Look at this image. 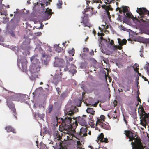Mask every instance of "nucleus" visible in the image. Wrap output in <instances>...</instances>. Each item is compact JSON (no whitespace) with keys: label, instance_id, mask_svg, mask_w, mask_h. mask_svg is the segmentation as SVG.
Listing matches in <instances>:
<instances>
[{"label":"nucleus","instance_id":"nucleus-25","mask_svg":"<svg viewBox=\"0 0 149 149\" xmlns=\"http://www.w3.org/2000/svg\"><path fill=\"white\" fill-rule=\"evenodd\" d=\"M101 125L100 126L103 129H106L107 130H109L110 129L109 126L106 125L105 124L103 123H101Z\"/></svg>","mask_w":149,"mask_h":149},{"label":"nucleus","instance_id":"nucleus-36","mask_svg":"<svg viewBox=\"0 0 149 149\" xmlns=\"http://www.w3.org/2000/svg\"><path fill=\"white\" fill-rule=\"evenodd\" d=\"M105 25H101V26L102 27L103 29H108L109 28V26L107 25H106V23H105Z\"/></svg>","mask_w":149,"mask_h":149},{"label":"nucleus","instance_id":"nucleus-17","mask_svg":"<svg viewBox=\"0 0 149 149\" xmlns=\"http://www.w3.org/2000/svg\"><path fill=\"white\" fill-rule=\"evenodd\" d=\"M43 134L44 136H44H46V135H48L49 136H50V135L48 133V131L47 130V128L46 127L43 128L41 131V132H40V135L42 136Z\"/></svg>","mask_w":149,"mask_h":149},{"label":"nucleus","instance_id":"nucleus-46","mask_svg":"<svg viewBox=\"0 0 149 149\" xmlns=\"http://www.w3.org/2000/svg\"><path fill=\"white\" fill-rule=\"evenodd\" d=\"M109 44L112 46H113L114 45V42L113 40H111L110 42L109 43Z\"/></svg>","mask_w":149,"mask_h":149},{"label":"nucleus","instance_id":"nucleus-2","mask_svg":"<svg viewBox=\"0 0 149 149\" xmlns=\"http://www.w3.org/2000/svg\"><path fill=\"white\" fill-rule=\"evenodd\" d=\"M31 60L32 64L30 66L29 70L32 76L36 77L38 76L37 73L40 71L41 68L40 63L39 60L36 58H32Z\"/></svg>","mask_w":149,"mask_h":149},{"label":"nucleus","instance_id":"nucleus-22","mask_svg":"<svg viewBox=\"0 0 149 149\" xmlns=\"http://www.w3.org/2000/svg\"><path fill=\"white\" fill-rule=\"evenodd\" d=\"M89 124L92 127L95 128L97 127L96 123H94V121L93 119V117L90 118Z\"/></svg>","mask_w":149,"mask_h":149},{"label":"nucleus","instance_id":"nucleus-12","mask_svg":"<svg viewBox=\"0 0 149 149\" xmlns=\"http://www.w3.org/2000/svg\"><path fill=\"white\" fill-rule=\"evenodd\" d=\"M8 100L9 99H8L6 101L7 106L13 112V113H14V115L15 116V118L16 119L17 116L16 115H17V113L16 112V109L15 107L14 104L12 102H9Z\"/></svg>","mask_w":149,"mask_h":149},{"label":"nucleus","instance_id":"nucleus-62","mask_svg":"<svg viewBox=\"0 0 149 149\" xmlns=\"http://www.w3.org/2000/svg\"><path fill=\"white\" fill-rule=\"evenodd\" d=\"M66 43V42H63L62 43V45H63L64 47Z\"/></svg>","mask_w":149,"mask_h":149},{"label":"nucleus","instance_id":"nucleus-56","mask_svg":"<svg viewBox=\"0 0 149 149\" xmlns=\"http://www.w3.org/2000/svg\"><path fill=\"white\" fill-rule=\"evenodd\" d=\"M52 106L50 107L49 108V110L50 112L52 110Z\"/></svg>","mask_w":149,"mask_h":149},{"label":"nucleus","instance_id":"nucleus-37","mask_svg":"<svg viewBox=\"0 0 149 149\" xmlns=\"http://www.w3.org/2000/svg\"><path fill=\"white\" fill-rule=\"evenodd\" d=\"M139 93H137V96L136 97V98H137V101H138L139 102L141 103V100L140 98L139 97Z\"/></svg>","mask_w":149,"mask_h":149},{"label":"nucleus","instance_id":"nucleus-24","mask_svg":"<svg viewBox=\"0 0 149 149\" xmlns=\"http://www.w3.org/2000/svg\"><path fill=\"white\" fill-rule=\"evenodd\" d=\"M86 111L87 113H90L92 115H94L95 114V112L94 111L93 108H88Z\"/></svg>","mask_w":149,"mask_h":149},{"label":"nucleus","instance_id":"nucleus-15","mask_svg":"<svg viewBox=\"0 0 149 149\" xmlns=\"http://www.w3.org/2000/svg\"><path fill=\"white\" fill-rule=\"evenodd\" d=\"M62 75V72H60L59 75L58 74V75H55L53 78V82L55 84H57L61 79Z\"/></svg>","mask_w":149,"mask_h":149},{"label":"nucleus","instance_id":"nucleus-49","mask_svg":"<svg viewBox=\"0 0 149 149\" xmlns=\"http://www.w3.org/2000/svg\"><path fill=\"white\" fill-rule=\"evenodd\" d=\"M122 46H117V49H118L119 50H121L122 49Z\"/></svg>","mask_w":149,"mask_h":149},{"label":"nucleus","instance_id":"nucleus-31","mask_svg":"<svg viewBox=\"0 0 149 149\" xmlns=\"http://www.w3.org/2000/svg\"><path fill=\"white\" fill-rule=\"evenodd\" d=\"M102 120H101V119H99L97 118V121L96 122V126L98 125L100 126L101 125V124L100 123H103L102 122Z\"/></svg>","mask_w":149,"mask_h":149},{"label":"nucleus","instance_id":"nucleus-50","mask_svg":"<svg viewBox=\"0 0 149 149\" xmlns=\"http://www.w3.org/2000/svg\"><path fill=\"white\" fill-rule=\"evenodd\" d=\"M4 41V38L3 37L0 35V41L3 42Z\"/></svg>","mask_w":149,"mask_h":149},{"label":"nucleus","instance_id":"nucleus-48","mask_svg":"<svg viewBox=\"0 0 149 149\" xmlns=\"http://www.w3.org/2000/svg\"><path fill=\"white\" fill-rule=\"evenodd\" d=\"M89 49L87 48H84V51L86 52H88L89 51Z\"/></svg>","mask_w":149,"mask_h":149},{"label":"nucleus","instance_id":"nucleus-11","mask_svg":"<svg viewBox=\"0 0 149 149\" xmlns=\"http://www.w3.org/2000/svg\"><path fill=\"white\" fill-rule=\"evenodd\" d=\"M100 85L99 84L95 85L93 86L94 88L91 89V91H93L95 95H98L102 93V90L101 88H100L98 86Z\"/></svg>","mask_w":149,"mask_h":149},{"label":"nucleus","instance_id":"nucleus-41","mask_svg":"<svg viewBox=\"0 0 149 149\" xmlns=\"http://www.w3.org/2000/svg\"><path fill=\"white\" fill-rule=\"evenodd\" d=\"M1 15H6L7 12L6 11V10H3V12H2V10L0 12Z\"/></svg>","mask_w":149,"mask_h":149},{"label":"nucleus","instance_id":"nucleus-45","mask_svg":"<svg viewBox=\"0 0 149 149\" xmlns=\"http://www.w3.org/2000/svg\"><path fill=\"white\" fill-rule=\"evenodd\" d=\"M45 1V0H39V2L42 6L43 5V3Z\"/></svg>","mask_w":149,"mask_h":149},{"label":"nucleus","instance_id":"nucleus-9","mask_svg":"<svg viewBox=\"0 0 149 149\" xmlns=\"http://www.w3.org/2000/svg\"><path fill=\"white\" fill-rule=\"evenodd\" d=\"M132 142L131 145L132 149H144L145 146L143 145L141 142V140H134Z\"/></svg>","mask_w":149,"mask_h":149},{"label":"nucleus","instance_id":"nucleus-43","mask_svg":"<svg viewBox=\"0 0 149 149\" xmlns=\"http://www.w3.org/2000/svg\"><path fill=\"white\" fill-rule=\"evenodd\" d=\"M78 102H79V103H78V102L77 103V105L78 106L80 107L81 106V103H82L81 102V101L79 100L78 101Z\"/></svg>","mask_w":149,"mask_h":149},{"label":"nucleus","instance_id":"nucleus-60","mask_svg":"<svg viewBox=\"0 0 149 149\" xmlns=\"http://www.w3.org/2000/svg\"><path fill=\"white\" fill-rule=\"evenodd\" d=\"M42 34V33L41 32H38L37 33V36H40Z\"/></svg>","mask_w":149,"mask_h":149},{"label":"nucleus","instance_id":"nucleus-64","mask_svg":"<svg viewBox=\"0 0 149 149\" xmlns=\"http://www.w3.org/2000/svg\"><path fill=\"white\" fill-rule=\"evenodd\" d=\"M118 91L119 92H122L123 91V90L122 89H118Z\"/></svg>","mask_w":149,"mask_h":149},{"label":"nucleus","instance_id":"nucleus-30","mask_svg":"<svg viewBox=\"0 0 149 149\" xmlns=\"http://www.w3.org/2000/svg\"><path fill=\"white\" fill-rule=\"evenodd\" d=\"M42 60H43L44 58H50V56L49 55H47L46 54V53L45 52H42Z\"/></svg>","mask_w":149,"mask_h":149},{"label":"nucleus","instance_id":"nucleus-52","mask_svg":"<svg viewBox=\"0 0 149 149\" xmlns=\"http://www.w3.org/2000/svg\"><path fill=\"white\" fill-rule=\"evenodd\" d=\"M43 26H44V25H42V24H41L40 26V27L37 28V29H42Z\"/></svg>","mask_w":149,"mask_h":149},{"label":"nucleus","instance_id":"nucleus-63","mask_svg":"<svg viewBox=\"0 0 149 149\" xmlns=\"http://www.w3.org/2000/svg\"><path fill=\"white\" fill-rule=\"evenodd\" d=\"M124 121L125 122V123L127 124V121L126 120V119H125V118H124Z\"/></svg>","mask_w":149,"mask_h":149},{"label":"nucleus","instance_id":"nucleus-8","mask_svg":"<svg viewBox=\"0 0 149 149\" xmlns=\"http://www.w3.org/2000/svg\"><path fill=\"white\" fill-rule=\"evenodd\" d=\"M87 130H86V128H81L80 129V132L78 134H71L72 137H74L78 140H80L81 138L84 136H86L87 135L86 133Z\"/></svg>","mask_w":149,"mask_h":149},{"label":"nucleus","instance_id":"nucleus-61","mask_svg":"<svg viewBox=\"0 0 149 149\" xmlns=\"http://www.w3.org/2000/svg\"><path fill=\"white\" fill-rule=\"evenodd\" d=\"M68 68L67 67H65V68L64 69V70L65 71H68Z\"/></svg>","mask_w":149,"mask_h":149},{"label":"nucleus","instance_id":"nucleus-13","mask_svg":"<svg viewBox=\"0 0 149 149\" xmlns=\"http://www.w3.org/2000/svg\"><path fill=\"white\" fill-rule=\"evenodd\" d=\"M122 9L123 12L125 15V14H126L127 17L132 18L133 20L134 19H136V18H135L133 17V15L131 13H130L128 12V9L127 6L123 7Z\"/></svg>","mask_w":149,"mask_h":149},{"label":"nucleus","instance_id":"nucleus-33","mask_svg":"<svg viewBox=\"0 0 149 149\" xmlns=\"http://www.w3.org/2000/svg\"><path fill=\"white\" fill-rule=\"evenodd\" d=\"M54 135L55 137V139H56L57 140H61V138L60 136L58 135V133H55Z\"/></svg>","mask_w":149,"mask_h":149},{"label":"nucleus","instance_id":"nucleus-10","mask_svg":"<svg viewBox=\"0 0 149 149\" xmlns=\"http://www.w3.org/2000/svg\"><path fill=\"white\" fill-rule=\"evenodd\" d=\"M84 17H82V21L81 23H83L82 25L84 27H90L91 25L89 22V15L88 14H85L84 15Z\"/></svg>","mask_w":149,"mask_h":149},{"label":"nucleus","instance_id":"nucleus-5","mask_svg":"<svg viewBox=\"0 0 149 149\" xmlns=\"http://www.w3.org/2000/svg\"><path fill=\"white\" fill-rule=\"evenodd\" d=\"M78 123L82 126H85V128H86V126L87 124L86 123L83 118L80 116L77 117L75 118H74L73 117H72L71 123L72 128H73L74 127H76L77 126Z\"/></svg>","mask_w":149,"mask_h":149},{"label":"nucleus","instance_id":"nucleus-54","mask_svg":"<svg viewBox=\"0 0 149 149\" xmlns=\"http://www.w3.org/2000/svg\"><path fill=\"white\" fill-rule=\"evenodd\" d=\"M90 54L92 56H93L94 55V52L93 50L90 52Z\"/></svg>","mask_w":149,"mask_h":149},{"label":"nucleus","instance_id":"nucleus-34","mask_svg":"<svg viewBox=\"0 0 149 149\" xmlns=\"http://www.w3.org/2000/svg\"><path fill=\"white\" fill-rule=\"evenodd\" d=\"M97 141V142L98 143L99 141V140H96ZM99 144H100V143H103V142L105 143H107L108 142V140H99Z\"/></svg>","mask_w":149,"mask_h":149},{"label":"nucleus","instance_id":"nucleus-21","mask_svg":"<svg viewBox=\"0 0 149 149\" xmlns=\"http://www.w3.org/2000/svg\"><path fill=\"white\" fill-rule=\"evenodd\" d=\"M125 78L127 84L129 85L132 83L133 81L131 76H129L128 75L125 77Z\"/></svg>","mask_w":149,"mask_h":149},{"label":"nucleus","instance_id":"nucleus-57","mask_svg":"<svg viewBox=\"0 0 149 149\" xmlns=\"http://www.w3.org/2000/svg\"><path fill=\"white\" fill-rule=\"evenodd\" d=\"M117 8L118 9L119 12L120 13H121L122 12H123V10H122L120 8L118 7Z\"/></svg>","mask_w":149,"mask_h":149},{"label":"nucleus","instance_id":"nucleus-7","mask_svg":"<svg viewBox=\"0 0 149 149\" xmlns=\"http://www.w3.org/2000/svg\"><path fill=\"white\" fill-rule=\"evenodd\" d=\"M27 63L26 60L24 58L21 59H18L17 60L18 66L23 71H26L27 70Z\"/></svg>","mask_w":149,"mask_h":149},{"label":"nucleus","instance_id":"nucleus-39","mask_svg":"<svg viewBox=\"0 0 149 149\" xmlns=\"http://www.w3.org/2000/svg\"><path fill=\"white\" fill-rule=\"evenodd\" d=\"M106 0H104V1H105ZM103 0H94V1L96 3H102V1H103ZM106 1L109 2V1L107 0H106Z\"/></svg>","mask_w":149,"mask_h":149},{"label":"nucleus","instance_id":"nucleus-53","mask_svg":"<svg viewBox=\"0 0 149 149\" xmlns=\"http://www.w3.org/2000/svg\"><path fill=\"white\" fill-rule=\"evenodd\" d=\"M139 68H138L137 67H136L135 69H134V70L137 73H139Z\"/></svg>","mask_w":149,"mask_h":149},{"label":"nucleus","instance_id":"nucleus-44","mask_svg":"<svg viewBox=\"0 0 149 149\" xmlns=\"http://www.w3.org/2000/svg\"><path fill=\"white\" fill-rule=\"evenodd\" d=\"M69 53L72 54V56H74V51L73 50H70V51H69Z\"/></svg>","mask_w":149,"mask_h":149},{"label":"nucleus","instance_id":"nucleus-32","mask_svg":"<svg viewBox=\"0 0 149 149\" xmlns=\"http://www.w3.org/2000/svg\"><path fill=\"white\" fill-rule=\"evenodd\" d=\"M62 2L61 0H58V2L57 3V6L58 8L60 9L62 8Z\"/></svg>","mask_w":149,"mask_h":149},{"label":"nucleus","instance_id":"nucleus-4","mask_svg":"<svg viewBox=\"0 0 149 149\" xmlns=\"http://www.w3.org/2000/svg\"><path fill=\"white\" fill-rule=\"evenodd\" d=\"M139 108H141L140 111L141 112L140 123L146 128L147 123H149V113L147 114L145 112L142 105H140Z\"/></svg>","mask_w":149,"mask_h":149},{"label":"nucleus","instance_id":"nucleus-55","mask_svg":"<svg viewBox=\"0 0 149 149\" xmlns=\"http://www.w3.org/2000/svg\"><path fill=\"white\" fill-rule=\"evenodd\" d=\"M117 45H113V49L114 50H116L117 49Z\"/></svg>","mask_w":149,"mask_h":149},{"label":"nucleus","instance_id":"nucleus-26","mask_svg":"<svg viewBox=\"0 0 149 149\" xmlns=\"http://www.w3.org/2000/svg\"><path fill=\"white\" fill-rule=\"evenodd\" d=\"M109 7L106 6L104 9V12L107 15V16L109 18L111 17L110 12H109Z\"/></svg>","mask_w":149,"mask_h":149},{"label":"nucleus","instance_id":"nucleus-16","mask_svg":"<svg viewBox=\"0 0 149 149\" xmlns=\"http://www.w3.org/2000/svg\"><path fill=\"white\" fill-rule=\"evenodd\" d=\"M11 93L12 94V95L11 97H12L10 99V100L12 101L14 100H18L19 101V96L17 95V94H15L14 93L11 92Z\"/></svg>","mask_w":149,"mask_h":149},{"label":"nucleus","instance_id":"nucleus-3","mask_svg":"<svg viewBox=\"0 0 149 149\" xmlns=\"http://www.w3.org/2000/svg\"><path fill=\"white\" fill-rule=\"evenodd\" d=\"M136 11L139 14L141 18L140 20L143 22L144 26L147 27H149V20L147 19V18L144 16L146 14H147L148 16H149V11L143 7L140 8H137Z\"/></svg>","mask_w":149,"mask_h":149},{"label":"nucleus","instance_id":"nucleus-35","mask_svg":"<svg viewBox=\"0 0 149 149\" xmlns=\"http://www.w3.org/2000/svg\"><path fill=\"white\" fill-rule=\"evenodd\" d=\"M90 8H86L83 11V14L84 15H85V14H86V12H88V11H90Z\"/></svg>","mask_w":149,"mask_h":149},{"label":"nucleus","instance_id":"nucleus-14","mask_svg":"<svg viewBox=\"0 0 149 149\" xmlns=\"http://www.w3.org/2000/svg\"><path fill=\"white\" fill-rule=\"evenodd\" d=\"M55 59L56 61L54 62V65L55 66L58 67L60 66L61 64L64 62V60L62 59L59 58L57 57H55Z\"/></svg>","mask_w":149,"mask_h":149},{"label":"nucleus","instance_id":"nucleus-58","mask_svg":"<svg viewBox=\"0 0 149 149\" xmlns=\"http://www.w3.org/2000/svg\"><path fill=\"white\" fill-rule=\"evenodd\" d=\"M66 94L64 93H62L61 95V96L62 97H63Z\"/></svg>","mask_w":149,"mask_h":149},{"label":"nucleus","instance_id":"nucleus-40","mask_svg":"<svg viewBox=\"0 0 149 149\" xmlns=\"http://www.w3.org/2000/svg\"><path fill=\"white\" fill-rule=\"evenodd\" d=\"M102 7V8H103L104 9L106 7V6L105 5H100L98 6L97 7V8L99 9H100L101 8V7Z\"/></svg>","mask_w":149,"mask_h":149},{"label":"nucleus","instance_id":"nucleus-18","mask_svg":"<svg viewBox=\"0 0 149 149\" xmlns=\"http://www.w3.org/2000/svg\"><path fill=\"white\" fill-rule=\"evenodd\" d=\"M52 14V10L51 9H49V8H47L45 13V17L49 19L51 17Z\"/></svg>","mask_w":149,"mask_h":149},{"label":"nucleus","instance_id":"nucleus-6","mask_svg":"<svg viewBox=\"0 0 149 149\" xmlns=\"http://www.w3.org/2000/svg\"><path fill=\"white\" fill-rule=\"evenodd\" d=\"M124 134L126 137L129 139V140H141L138 136L137 133L132 130H125Z\"/></svg>","mask_w":149,"mask_h":149},{"label":"nucleus","instance_id":"nucleus-28","mask_svg":"<svg viewBox=\"0 0 149 149\" xmlns=\"http://www.w3.org/2000/svg\"><path fill=\"white\" fill-rule=\"evenodd\" d=\"M77 148L79 149H84L83 147V146L82 145L79 140H78L77 142Z\"/></svg>","mask_w":149,"mask_h":149},{"label":"nucleus","instance_id":"nucleus-27","mask_svg":"<svg viewBox=\"0 0 149 149\" xmlns=\"http://www.w3.org/2000/svg\"><path fill=\"white\" fill-rule=\"evenodd\" d=\"M49 61L50 58H44L43 60H42V63L44 64L47 65H48Z\"/></svg>","mask_w":149,"mask_h":149},{"label":"nucleus","instance_id":"nucleus-42","mask_svg":"<svg viewBox=\"0 0 149 149\" xmlns=\"http://www.w3.org/2000/svg\"><path fill=\"white\" fill-rule=\"evenodd\" d=\"M100 118L103 121H104L105 117L104 115H101L100 116Z\"/></svg>","mask_w":149,"mask_h":149},{"label":"nucleus","instance_id":"nucleus-38","mask_svg":"<svg viewBox=\"0 0 149 149\" xmlns=\"http://www.w3.org/2000/svg\"><path fill=\"white\" fill-rule=\"evenodd\" d=\"M61 48L59 46L57 45V47L55 49V50L57 52H59L61 50Z\"/></svg>","mask_w":149,"mask_h":149},{"label":"nucleus","instance_id":"nucleus-19","mask_svg":"<svg viewBox=\"0 0 149 149\" xmlns=\"http://www.w3.org/2000/svg\"><path fill=\"white\" fill-rule=\"evenodd\" d=\"M5 130L8 132H12L13 133H16V131L15 130V129L10 125L7 126L5 127Z\"/></svg>","mask_w":149,"mask_h":149},{"label":"nucleus","instance_id":"nucleus-23","mask_svg":"<svg viewBox=\"0 0 149 149\" xmlns=\"http://www.w3.org/2000/svg\"><path fill=\"white\" fill-rule=\"evenodd\" d=\"M118 42L120 46H123L124 45H125L127 42L126 40L124 39L122 40L120 38L118 39Z\"/></svg>","mask_w":149,"mask_h":149},{"label":"nucleus","instance_id":"nucleus-29","mask_svg":"<svg viewBox=\"0 0 149 149\" xmlns=\"http://www.w3.org/2000/svg\"><path fill=\"white\" fill-rule=\"evenodd\" d=\"M104 139V140H108L107 138H104V135L103 133H101L100 134L99 136L97 137V140H103Z\"/></svg>","mask_w":149,"mask_h":149},{"label":"nucleus","instance_id":"nucleus-47","mask_svg":"<svg viewBox=\"0 0 149 149\" xmlns=\"http://www.w3.org/2000/svg\"><path fill=\"white\" fill-rule=\"evenodd\" d=\"M56 90L58 92V93L59 94H60V93H61V91H60V88L58 87H57L56 88Z\"/></svg>","mask_w":149,"mask_h":149},{"label":"nucleus","instance_id":"nucleus-1","mask_svg":"<svg viewBox=\"0 0 149 149\" xmlns=\"http://www.w3.org/2000/svg\"><path fill=\"white\" fill-rule=\"evenodd\" d=\"M76 110H78L76 107H72L71 108H67L65 111V116L63 118H58L56 117L57 123H61L60 125L59 130L65 134H70L72 132V119L73 117V114Z\"/></svg>","mask_w":149,"mask_h":149},{"label":"nucleus","instance_id":"nucleus-51","mask_svg":"<svg viewBox=\"0 0 149 149\" xmlns=\"http://www.w3.org/2000/svg\"><path fill=\"white\" fill-rule=\"evenodd\" d=\"M61 69L60 67L58 68V69L56 70V72L58 73L59 71H61Z\"/></svg>","mask_w":149,"mask_h":149},{"label":"nucleus","instance_id":"nucleus-20","mask_svg":"<svg viewBox=\"0 0 149 149\" xmlns=\"http://www.w3.org/2000/svg\"><path fill=\"white\" fill-rule=\"evenodd\" d=\"M76 67L73 64L71 65V68L69 70V72L73 74L76 73L77 72V71L76 70Z\"/></svg>","mask_w":149,"mask_h":149},{"label":"nucleus","instance_id":"nucleus-59","mask_svg":"<svg viewBox=\"0 0 149 149\" xmlns=\"http://www.w3.org/2000/svg\"><path fill=\"white\" fill-rule=\"evenodd\" d=\"M60 141H61V142H60V143H59V145L61 147H62V143L63 142V141H62V140H60Z\"/></svg>","mask_w":149,"mask_h":149}]
</instances>
